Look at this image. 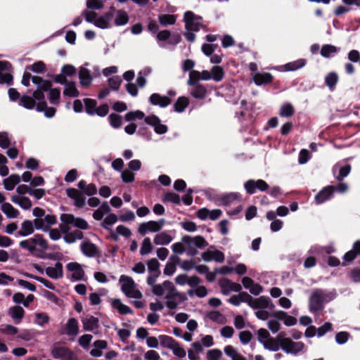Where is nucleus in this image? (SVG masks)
Returning a JSON list of instances; mask_svg holds the SVG:
<instances>
[{
	"label": "nucleus",
	"instance_id": "f257e3e1",
	"mask_svg": "<svg viewBox=\"0 0 360 360\" xmlns=\"http://www.w3.org/2000/svg\"><path fill=\"white\" fill-rule=\"evenodd\" d=\"M335 297V292H326L321 288L314 289L309 298V309L313 314H317L324 308V304Z\"/></svg>",
	"mask_w": 360,
	"mask_h": 360
},
{
	"label": "nucleus",
	"instance_id": "f03ea898",
	"mask_svg": "<svg viewBox=\"0 0 360 360\" xmlns=\"http://www.w3.org/2000/svg\"><path fill=\"white\" fill-rule=\"evenodd\" d=\"M19 245L21 248L27 250L31 253H34L37 250L35 245L39 246L41 250L49 248L48 241L44 238L41 234L38 233L32 238L20 241Z\"/></svg>",
	"mask_w": 360,
	"mask_h": 360
},
{
	"label": "nucleus",
	"instance_id": "7ed1b4c3",
	"mask_svg": "<svg viewBox=\"0 0 360 360\" xmlns=\"http://www.w3.org/2000/svg\"><path fill=\"white\" fill-rule=\"evenodd\" d=\"M202 17L195 15L193 11H188L184 13V21L185 22V28L188 31L198 32L202 24L201 22Z\"/></svg>",
	"mask_w": 360,
	"mask_h": 360
},
{
	"label": "nucleus",
	"instance_id": "20e7f679",
	"mask_svg": "<svg viewBox=\"0 0 360 360\" xmlns=\"http://www.w3.org/2000/svg\"><path fill=\"white\" fill-rule=\"evenodd\" d=\"M269 188V184L263 179H249L244 184V188L249 195L255 193L257 190L266 191Z\"/></svg>",
	"mask_w": 360,
	"mask_h": 360
},
{
	"label": "nucleus",
	"instance_id": "39448f33",
	"mask_svg": "<svg viewBox=\"0 0 360 360\" xmlns=\"http://www.w3.org/2000/svg\"><path fill=\"white\" fill-rule=\"evenodd\" d=\"M165 298L167 300L166 302L167 307L172 310L176 309L178 306L176 299H179L180 302L187 300L186 295L179 292L175 287L168 291Z\"/></svg>",
	"mask_w": 360,
	"mask_h": 360
},
{
	"label": "nucleus",
	"instance_id": "423d86ee",
	"mask_svg": "<svg viewBox=\"0 0 360 360\" xmlns=\"http://www.w3.org/2000/svg\"><path fill=\"white\" fill-rule=\"evenodd\" d=\"M54 359L61 360H77V355L67 347L54 346L51 351Z\"/></svg>",
	"mask_w": 360,
	"mask_h": 360
},
{
	"label": "nucleus",
	"instance_id": "0eeeda50",
	"mask_svg": "<svg viewBox=\"0 0 360 360\" xmlns=\"http://www.w3.org/2000/svg\"><path fill=\"white\" fill-rule=\"evenodd\" d=\"M145 122L154 127V131L158 134H164L168 131L167 125L161 123L160 118L155 115H150L144 118Z\"/></svg>",
	"mask_w": 360,
	"mask_h": 360
},
{
	"label": "nucleus",
	"instance_id": "6e6552de",
	"mask_svg": "<svg viewBox=\"0 0 360 360\" xmlns=\"http://www.w3.org/2000/svg\"><path fill=\"white\" fill-rule=\"evenodd\" d=\"M66 193L68 198L74 200L75 205L78 208H82L85 205L86 198L84 195L74 188H69L66 189Z\"/></svg>",
	"mask_w": 360,
	"mask_h": 360
},
{
	"label": "nucleus",
	"instance_id": "1a4fd4ad",
	"mask_svg": "<svg viewBox=\"0 0 360 360\" xmlns=\"http://www.w3.org/2000/svg\"><path fill=\"white\" fill-rule=\"evenodd\" d=\"M181 240L182 242L188 246L192 245L193 247L200 249L204 248L208 245L207 240L201 236H197L193 238L190 236H184L182 237Z\"/></svg>",
	"mask_w": 360,
	"mask_h": 360
},
{
	"label": "nucleus",
	"instance_id": "9d476101",
	"mask_svg": "<svg viewBox=\"0 0 360 360\" xmlns=\"http://www.w3.org/2000/svg\"><path fill=\"white\" fill-rule=\"evenodd\" d=\"M335 191V186H328L320 191L315 196V202L319 205L328 200L333 195Z\"/></svg>",
	"mask_w": 360,
	"mask_h": 360
},
{
	"label": "nucleus",
	"instance_id": "9b49d317",
	"mask_svg": "<svg viewBox=\"0 0 360 360\" xmlns=\"http://www.w3.org/2000/svg\"><path fill=\"white\" fill-rule=\"evenodd\" d=\"M149 102L153 105H158L160 108H165L171 104L172 99L168 96H161L158 93H153L149 97Z\"/></svg>",
	"mask_w": 360,
	"mask_h": 360
},
{
	"label": "nucleus",
	"instance_id": "f8f14e48",
	"mask_svg": "<svg viewBox=\"0 0 360 360\" xmlns=\"http://www.w3.org/2000/svg\"><path fill=\"white\" fill-rule=\"evenodd\" d=\"M67 269L72 272V279L74 281L84 280L85 275L82 266L77 262H70L67 264Z\"/></svg>",
	"mask_w": 360,
	"mask_h": 360
},
{
	"label": "nucleus",
	"instance_id": "ddd939ff",
	"mask_svg": "<svg viewBox=\"0 0 360 360\" xmlns=\"http://www.w3.org/2000/svg\"><path fill=\"white\" fill-rule=\"evenodd\" d=\"M252 79L257 86L266 85L274 81V77L269 72H257Z\"/></svg>",
	"mask_w": 360,
	"mask_h": 360
},
{
	"label": "nucleus",
	"instance_id": "4468645a",
	"mask_svg": "<svg viewBox=\"0 0 360 360\" xmlns=\"http://www.w3.org/2000/svg\"><path fill=\"white\" fill-rule=\"evenodd\" d=\"M78 76L79 83L82 86L88 87L91 85L93 77L89 70L84 67H80Z\"/></svg>",
	"mask_w": 360,
	"mask_h": 360
},
{
	"label": "nucleus",
	"instance_id": "2eb2a0df",
	"mask_svg": "<svg viewBox=\"0 0 360 360\" xmlns=\"http://www.w3.org/2000/svg\"><path fill=\"white\" fill-rule=\"evenodd\" d=\"M81 250L83 254L88 257H93L99 254L97 246L90 241L82 243L81 244Z\"/></svg>",
	"mask_w": 360,
	"mask_h": 360
},
{
	"label": "nucleus",
	"instance_id": "dca6fc26",
	"mask_svg": "<svg viewBox=\"0 0 360 360\" xmlns=\"http://www.w3.org/2000/svg\"><path fill=\"white\" fill-rule=\"evenodd\" d=\"M46 275L53 279H58L63 276V269L62 263L58 262L55 266H49L46 269Z\"/></svg>",
	"mask_w": 360,
	"mask_h": 360
},
{
	"label": "nucleus",
	"instance_id": "f3484780",
	"mask_svg": "<svg viewBox=\"0 0 360 360\" xmlns=\"http://www.w3.org/2000/svg\"><path fill=\"white\" fill-rule=\"evenodd\" d=\"M120 282L122 283V291L125 295L128 294L133 288H135V282L130 276L122 275L120 278Z\"/></svg>",
	"mask_w": 360,
	"mask_h": 360
},
{
	"label": "nucleus",
	"instance_id": "a211bd4d",
	"mask_svg": "<svg viewBox=\"0 0 360 360\" xmlns=\"http://www.w3.org/2000/svg\"><path fill=\"white\" fill-rule=\"evenodd\" d=\"M33 83L37 86V89L46 92L51 89L52 87V82L48 79H44L41 77L33 78Z\"/></svg>",
	"mask_w": 360,
	"mask_h": 360
},
{
	"label": "nucleus",
	"instance_id": "6ab92c4d",
	"mask_svg": "<svg viewBox=\"0 0 360 360\" xmlns=\"http://www.w3.org/2000/svg\"><path fill=\"white\" fill-rule=\"evenodd\" d=\"M98 319L90 316L89 318L82 319L83 328L86 331H93L98 328Z\"/></svg>",
	"mask_w": 360,
	"mask_h": 360
},
{
	"label": "nucleus",
	"instance_id": "aec40b11",
	"mask_svg": "<svg viewBox=\"0 0 360 360\" xmlns=\"http://www.w3.org/2000/svg\"><path fill=\"white\" fill-rule=\"evenodd\" d=\"M20 182V176L19 174H13L3 181V184L6 190L12 191L15 185Z\"/></svg>",
	"mask_w": 360,
	"mask_h": 360
},
{
	"label": "nucleus",
	"instance_id": "412c9836",
	"mask_svg": "<svg viewBox=\"0 0 360 360\" xmlns=\"http://www.w3.org/2000/svg\"><path fill=\"white\" fill-rule=\"evenodd\" d=\"M1 210L9 219L17 218L20 214L18 210L15 208L9 202L3 203L1 206Z\"/></svg>",
	"mask_w": 360,
	"mask_h": 360
},
{
	"label": "nucleus",
	"instance_id": "4be33fe9",
	"mask_svg": "<svg viewBox=\"0 0 360 360\" xmlns=\"http://www.w3.org/2000/svg\"><path fill=\"white\" fill-rule=\"evenodd\" d=\"M8 314L18 324L21 322L25 315V310L20 306H14L9 309Z\"/></svg>",
	"mask_w": 360,
	"mask_h": 360
},
{
	"label": "nucleus",
	"instance_id": "5701e85b",
	"mask_svg": "<svg viewBox=\"0 0 360 360\" xmlns=\"http://www.w3.org/2000/svg\"><path fill=\"white\" fill-rule=\"evenodd\" d=\"M111 305L112 308L116 309L120 314L125 315L133 313L131 309L127 305L122 304L120 299H114L112 301Z\"/></svg>",
	"mask_w": 360,
	"mask_h": 360
},
{
	"label": "nucleus",
	"instance_id": "b1692460",
	"mask_svg": "<svg viewBox=\"0 0 360 360\" xmlns=\"http://www.w3.org/2000/svg\"><path fill=\"white\" fill-rule=\"evenodd\" d=\"M34 231V227L33 226V223L30 220H25L21 224V230L18 232V235L20 236H27L31 235Z\"/></svg>",
	"mask_w": 360,
	"mask_h": 360
},
{
	"label": "nucleus",
	"instance_id": "393cba45",
	"mask_svg": "<svg viewBox=\"0 0 360 360\" xmlns=\"http://www.w3.org/2000/svg\"><path fill=\"white\" fill-rule=\"evenodd\" d=\"M189 105V99L186 96H180L174 104V110L176 112H183Z\"/></svg>",
	"mask_w": 360,
	"mask_h": 360
},
{
	"label": "nucleus",
	"instance_id": "a878e982",
	"mask_svg": "<svg viewBox=\"0 0 360 360\" xmlns=\"http://www.w3.org/2000/svg\"><path fill=\"white\" fill-rule=\"evenodd\" d=\"M79 330L78 321L75 318H70L66 323V334L70 336L77 335Z\"/></svg>",
	"mask_w": 360,
	"mask_h": 360
},
{
	"label": "nucleus",
	"instance_id": "bb28decb",
	"mask_svg": "<svg viewBox=\"0 0 360 360\" xmlns=\"http://www.w3.org/2000/svg\"><path fill=\"white\" fill-rule=\"evenodd\" d=\"M207 91L202 84H197L193 86L191 89V94L197 99H204L207 95Z\"/></svg>",
	"mask_w": 360,
	"mask_h": 360
},
{
	"label": "nucleus",
	"instance_id": "cd10ccee",
	"mask_svg": "<svg viewBox=\"0 0 360 360\" xmlns=\"http://www.w3.org/2000/svg\"><path fill=\"white\" fill-rule=\"evenodd\" d=\"M271 300L268 297L261 296L259 298H253L252 302V309H266L269 307Z\"/></svg>",
	"mask_w": 360,
	"mask_h": 360
},
{
	"label": "nucleus",
	"instance_id": "c85d7f7f",
	"mask_svg": "<svg viewBox=\"0 0 360 360\" xmlns=\"http://www.w3.org/2000/svg\"><path fill=\"white\" fill-rule=\"evenodd\" d=\"M25 70L32 71L34 73L41 74L46 71V65L43 61L39 60L32 65H27L25 67Z\"/></svg>",
	"mask_w": 360,
	"mask_h": 360
},
{
	"label": "nucleus",
	"instance_id": "c756f323",
	"mask_svg": "<svg viewBox=\"0 0 360 360\" xmlns=\"http://www.w3.org/2000/svg\"><path fill=\"white\" fill-rule=\"evenodd\" d=\"M172 240V237L167 232L163 231L158 233L154 238V243L155 245H168Z\"/></svg>",
	"mask_w": 360,
	"mask_h": 360
},
{
	"label": "nucleus",
	"instance_id": "7c9ffc66",
	"mask_svg": "<svg viewBox=\"0 0 360 360\" xmlns=\"http://www.w3.org/2000/svg\"><path fill=\"white\" fill-rule=\"evenodd\" d=\"M18 104L26 109L32 110L35 107L36 101L32 96L23 95L20 97Z\"/></svg>",
	"mask_w": 360,
	"mask_h": 360
},
{
	"label": "nucleus",
	"instance_id": "2f4dec72",
	"mask_svg": "<svg viewBox=\"0 0 360 360\" xmlns=\"http://www.w3.org/2000/svg\"><path fill=\"white\" fill-rule=\"evenodd\" d=\"M158 20L162 26L174 25L176 21V15L173 14H160Z\"/></svg>",
	"mask_w": 360,
	"mask_h": 360
},
{
	"label": "nucleus",
	"instance_id": "473e14b6",
	"mask_svg": "<svg viewBox=\"0 0 360 360\" xmlns=\"http://www.w3.org/2000/svg\"><path fill=\"white\" fill-rule=\"evenodd\" d=\"M63 94L72 98L78 97L79 92L76 88L75 82H68L65 84V87L63 90Z\"/></svg>",
	"mask_w": 360,
	"mask_h": 360
},
{
	"label": "nucleus",
	"instance_id": "72a5a7b5",
	"mask_svg": "<svg viewBox=\"0 0 360 360\" xmlns=\"http://www.w3.org/2000/svg\"><path fill=\"white\" fill-rule=\"evenodd\" d=\"M117 16L115 19V25L116 26H122L128 23L129 16L126 11L123 10H117L116 11Z\"/></svg>",
	"mask_w": 360,
	"mask_h": 360
},
{
	"label": "nucleus",
	"instance_id": "f704fd0d",
	"mask_svg": "<svg viewBox=\"0 0 360 360\" xmlns=\"http://www.w3.org/2000/svg\"><path fill=\"white\" fill-rule=\"evenodd\" d=\"M339 49L331 44L323 45L321 49V55L324 58H330L333 54L337 53Z\"/></svg>",
	"mask_w": 360,
	"mask_h": 360
},
{
	"label": "nucleus",
	"instance_id": "c9c22d12",
	"mask_svg": "<svg viewBox=\"0 0 360 360\" xmlns=\"http://www.w3.org/2000/svg\"><path fill=\"white\" fill-rule=\"evenodd\" d=\"M160 345L163 347H167L170 349L176 345L177 341H176L172 337L166 335H160L158 337Z\"/></svg>",
	"mask_w": 360,
	"mask_h": 360
},
{
	"label": "nucleus",
	"instance_id": "e433bc0d",
	"mask_svg": "<svg viewBox=\"0 0 360 360\" xmlns=\"http://www.w3.org/2000/svg\"><path fill=\"white\" fill-rule=\"evenodd\" d=\"M162 200L165 203L172 202L176 205H179L181 203V198L179 195L170 191H168L165 193Z\"/></svg>",
	"mask_w": 360,
	"mask_h": 360
},
{
	"label": "nucleus",
	"instance_id": "4c0bfd02",
	"mask_svg": "<svg viewBox=\"0 0 360 360\" xmlns=\"http://www.w3.org/2000/svg\"><path fill=\"white\" fill-rule=\"evenodd\" d=\"M84 103L85 105L86 112L89 115H94L97 108L96 101L92 98H84Z\"/></svg>",
	"mask_w": 360,
	"mask_h": 360
},
{
	"label": "nucleus",
	"instance_id": "58836bf2",
	"mask_svg": "<svg viewBox=\"0 0 360 360\" xmlns=\"http://www.w3.org/2000/svg\"><path fill=\"white\" fill-rule=\"evenodd\" d=\"M306 65V60L300 58L293 62L288 63L285 65L287 71H295L303 68Z\"/></svg>",
	"mask_w": 360,
	"mask_h": 360
},
{
	"label": "nucleus",
	"instance_id": "ea45409f",
	"mask_svg": "<svg viewBox=\"0 0 360 360\" xmlns=\"http://www.w3.org/2000/svg\"><path fill=\"white\" fill-rule=\"evenodd\" d=\"M306 65V60L300 58L293 62L288 63L285 65L287 71H295L303 68Z\"/></svg>",
	"mask_w": 360,
	"mask_h": 360
},
{
	"label": "nucleus",
	"instance_id": "a19ab883",
	"mask_svg": "<svg viewBox=\"0 0 360 360\" xmlns=\"http://www.w3.org/2000/svg\"><path fill=\"white\" fill-rule=\"evenodd\" d=\"M338 82V75L335 72L328 73L325 78V83L330 90H333Z\"/></svg>",
	"mask_w": 360,
	"mask_h": 360
},
{
	"label": "nucleus",
	"instance_id": "79ce46f5",
	"mask_svg": "<svg viewBox=\"0 0 360 360\" xmlns=\"http://www.w3.org/2000/svg\"><path fill=\"white\" fill-rule=\"evenodd\" d=\"M295 114L294 107L291 103H285L283 105L280 109L279 115L281 117H290Z\"/></svg>",
	"mask_w": 360,
	"mask_h": 360
},
{
	"label": "nucleus",
	"instance_id": "37998d69",
	"mask_svg": "<svg viewBox=\"0 0 360 360\" xmlns=\"http://www.w3.org/2000/svg\"><path fill=\"white\" fill-rule=\"evenodd\" d=\"M212 79L216 82H220L224 77V69L221 66L215 65L211 69Z\"/></svg>",
	"mask_w": 360,
	"mask_h": 360
},
{
	"label": "nucleus",
	"instance_id": "c03bdc74",
	"mask_svg": "<svg viewBox=\"0 0 360 360\" xmlns=\"http://www.w3.org/2000/svg\"><path fill=\"white\" fill-rule=\"evenodd\" d=\"M147 223V226L148 227L149 231L151 232H158L161 230L162 226L165 223V220L164 219H161L159 221H149Z\"/></svg>",
	"mask_w": 360,
	"mask_h": 360
},
{
	"label": "nucleus",
	"instance_id": "a18cd8bd",
	"mask_svg": "<svg viewBox=\"0 0 360 360\" xmlns=\"http://www.w3.org/2000/svg\"><path fill=\"white\" fill-rule=\"evenodd\" d=\"M60 98V90L59 88H51L49 90V102L51 104L57 105Z\"/></svg>",
	"mask_w": 360,
	"mask_h": 360
},
{
	"label": "nucleus",
	"instance_id": "49530a36",
	"mask_svg": "<svg viewBox=\"0 0 360 360\" xmlns=\"http://www.w3.org/2000/svg\"><path fill=\"white\" fill-rule=\"evenodd\" d=\"M242 195L239 193H231L226 195H224L221 198V201L225 205H230L235 200H241Z\"/></svg>",
	"mask_w": 360,
	"mask_h": 360
},
{
	"label": "nucleus",
	"instance_id": "de8ad7c7",
	"mask_svg": "<svg viewBox=\"0 0 360 360\" xmlns=\"http://www.w3.org/2000/svg\"><path fill=\"white\" fill-rule=\"evenodd\" d=\"M145 117V114L141 110H136V111H130L127 112L125 116L124 119L127 122L134 121L136 120H141Z\"/></svg>",
	"mask_w": 360,
	"mask_h": 360
},
{
	"label": "nucleus",
	"instance_id": "09e8293b",
	"mask_svg": "<svg viewBox=\"0 0 360 360\" xmlns=\"http://www.w3.org/2000/svg\"><path fill=\"white\" fill-rule=\"evenodd\" d=\"M117 221V217L115 214L112 213L107 216L101 223V226L105 229H110V226L114 224Z\"/></svg>",
	"mask_w": 360,
	"mask_h": 360
},
{
	"label": "nucleus",
	"instance_id": "8fccbe9b",
	"mask_svg": "<svg viewBox=\"0 0 360 360\" xmlns=\"http://www.w3.org/2000/svg\"><path fill=\"white\" fill-rule=\"evenodd\" d=\"M153 250V245L149 238H145L142 242L140 249V254L146 255L149 254Z\"/></svg>",
	"mask_w": 360,
	"mask_h": 360
},
{
	"label": "nucleus",
	"instance_id": "3c124183",
	"mask_svg": "<svg viewBox=\"0 0 360 360\" xmlns=\"http://www.w3.org/2000/svg\"><path fill=\"white\" fill-rule=\"evenodd\" d=\"M108 120L110 125L115 129L120 127L122 125V117L116 113L110 114L108 117Z\"/></svg>",
	"mask_w": 360,
	"mask_h": 360
},
{
	"label": "nucleus",
	"instance_id": "603ef678",
	"mask_svg": "<svg viewBox=\"0 0 360 360\" xmlns=\"http://www.w3.org/2000/svg\"><path fill=\"white\" fill-rule=\"evenodd\" d=\"M352 169V167L349 164H347L341 167L339 169L338 175L336 176V179L340 182L343 179L349 175Z\"/></svg>",
	"mask_w": 360,
	"mask_h": 360
},
{
	"label": "nucleus",
	"instance_id": "864d4df0",
	"mask_svg": "<svg viewBox=\"0 0 360 360\" xmlns=\"http://www.w3.org/2000/svg\"><path fill=\"white\" fill-rule=\"evenodd\" d=\"M199 80H200V72L198 70H191L189 74V79L188 80V85L189 86H195L197 84H200L198 83Z\"/></svg>",
	"mask_w": 360,
	"mask_h": 360
},
{
	"label": "nucleus",
	"instance_id": "5fc2aeb1",
	"mask_svg": "<svg viewBox=\"0 0 360 360\" xmlns=\"http://www.w3.org/2000/svg\"><path fill=\"white\" fill-rule=\"evenodd\" d=\"M108 85L112 90L117 91L122 82L120 76H113L108 79Z\"/></svg>",
	"mask_w": 360,
	"mask_h": 360
},
{
	"label": "nucleus",
	"instance_id": "6e6d98bb",
	"mask_svg": "<svg viewBox=\"0 0 360 360\" xmlns=\"http://www.w3.org/2000/svg\"><path fill=\"white\" fill-rule=\"evenodd\" d=\"M148 269L150 273H158L161 274L160 270V263L157 259L153 258L148 261L147 262Z\"/></svg>",
	"mask_w": 360,
	"mask_h": 360
},
{
	"label": "nucleus",
	"instance_id": "4d7b16f0",
	"mask_svg": "<svg viewBox=\"0 0 360 360\" xmlns=\"http://www.w3.org/2000/svg\"><path fill=\"white\" fill-rule=\"evenodd\" d=\"M263 345L266 349L274 352L278 351L281 347L280 344L277 340H274L272 338H270L266 342H263Z\"/></svg>",
	"mask_w": 360,
	"mask_h": 360
},
{
	"label": "nucleus",
	"instance_id": "13d9d810",
	"mask_svg": "<svg viewBox=\"0 0 360 360\" xmlns=\"http://www.w3.org/2000/svg\"><path fill=\"white\" fill-rule=\"evenodd\" d=\"M43 295L47 300L55 303L56 304L60 305V302H62V300L60 298H58L54 293H53L47 290H44Z\"/></svg>",
	"mask_w": 360,
	"mask_h": 360
},
{
	"label": "nucleus",
	"instance_id": "bf43d9fd",
	"mask_svg": "<svg viewBox=\"0 0 360 360\" xmlns=\"http://www.w3.org/2000/svg\"><path fill=\"white\" fill-rule=\"evenodd\" d=\"M73 226L82 230H87L89 229L88 222L80 217H75Z\"/></svg>",
	"mask_w": 360,
	"mask_h": 360
},
{
	"label": "nucleus",
	"instance_id": "052dcab7",
	"mask_svg": "<svg viewBox=\"0 0 360 360\" xmlns=\"http://www.w3.org/2000/svg\"><path fill=\"white\" fill-rule=\"evenodd\" d=\"M252 338V334L249 330L241 331L239 333V339L242 344H248Z\"/></svg>",
	"mask_w": 360,
	"mask_h": 360
},
{
	"label": "nucleus",
	"instance_id": "680f3d73",
	"mask_svg": "<svg viewBox=\"0 0 360 360\" xmlns=\"http://www.w3.org/2000/svg\"><path fill=\"white\" fill-rule=\"evenodd\" d=\"M34 227L37 230H42L44 232H48L49 226L44 224V219H34L32 221Z\"/></svg>",
	"mask_w": 360,
	"mask_h": 360
},
{
	"label": "nucleus",
	"instance_id": "e2e57ef3",
	"mask_svg": "<svg viewBox=\"0 0 360 360\" xmlns=\"http://www.w3.org/2000/svg\"><path fill=\"white\" fill-rule=\"evenodd\" d=\"M333 325L330 322H326L323 325L318 328L316 330L319 337L323 336L327 332L332 330Z\"/></svg>",
	"mask_w": 360,
	"mask_h": 360
},
{
	"label": "nucleus",
	"instance_id": "0e129e2a",
	"mask_svg": "<svg viewBox=\"0 0 360 360\" xmlns=\"http://www.w3.org/2000/svg\"><path fill=\"white\" fill-rule=\"evenodd\" d=\"M77 72L76 68L72 65H64L61 68V72L65 76H73Z\"/></svg>",
	"mask_w": 360,
	"mask_h": 360
},
{
	"label": "nucleus",
	"instance_id": "69168bd1",
	"mask_svg": "<svg viewBox=\"0 0 360 360\" xmlns=\"http://www.w3.org/2000/svg\"><path fill=\"white\" fill-rule=\"evenodd\" d=\"M121 178L124 183H131L134 181V174L129 169H125L122 172Z\"/></svg>",
	"mask_w": 360,
	"mask_h": 360
},
{
	"label": "nucleus",
	"instance_id": "338daca9",
	"mask_svg": "<svg viewBox=\"0 0 360 360\" xmlns=\"http://www.w3.org/2000/svg\"><path fill=\"white\" fill-rule=\"evenodd\" d=\"M49 322V317L45 313L36 314V323L43 326Z\"/></svg>",
	"mask_w": 360,
	"mask_h": 360
},
{
	"label": "nucleus",
	"instance_id": "774afa93",
	"mask_svg": "<svg viewBox=\"0 0 360 360\" xmlns=\"http://www.w3.org/2000/svg\"><path fill=\"white\" fill-rule=\"evenodd\" d=\"M222 355L221 352L218 349L209 350L207 353L208 360H219Z\"/></svg>",
	"mask_w": 360,
	"mask_h": 360
}]
</instances>
